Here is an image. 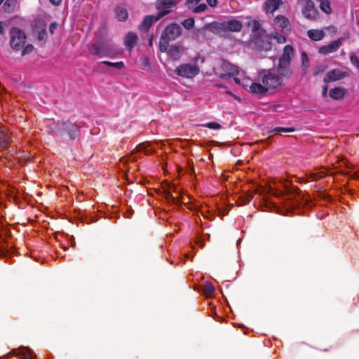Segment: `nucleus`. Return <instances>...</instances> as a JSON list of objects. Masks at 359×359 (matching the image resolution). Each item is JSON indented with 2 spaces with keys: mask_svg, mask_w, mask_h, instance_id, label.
<instances>
[{
  "mask_svg": "<svg viewBox=\"0 0 359 359\" xmlns=\"http://www.w3.org/2000/svg\"><path fill=\"white\" fill-rule=\"evenodd\" d=\"M259 80L262 83L254 84L252 93L264 95L269 89H274L280 87L283 83V78L278 72V68L262 70L259 74Z\"/></svg>",
  "mask_w": 359,
  "mask_h": 359,
  "instance_id": "nucleus-1",
  "label": "nucleus"
},
{
  "mask_svg": "<svg viewBox=\"0 0 359 359\" xmlns=\"http://www.w3.org/2000/svg\"><path fill=\"white\" fill-rule=\"evenodd\" d=\"M294 50L292 46L286 45L282 55L279 57L277 66L278 72L285 78H290L292 76L293 72L290 67L291 61L294 57Z\"/></svg>",
  "mask_w": 359,
  "mask_h": 359,
  "instance_id": "nucleus-2",
  "label": "nucleus"
},
{
  "mask_svg": "<svg viewBox=\"0 0 359 359\" xmlns=\"http://www.w3.org/2000/svg\"><path fill=\"white\" fill-rule=\"evenodd\" d=\"M182 33V27L177 23H171L168 25L161 37L160 48L161 50H165L168 43L170 41L177 39Z\"/></svg>",
  "mask_w": 359,
  "mask_h": 359,
  "instance_id": "nucleus-3",
  "label": "nucleus"
},
{
  "mask_svg": "<svg viewBox=\"0 0 359 359\" xmlns=\"http://www.w3.org/2000/svg\"><path fill=\"white\" fill-rule=\"evenodd\" d=\"M242 22L238 20H230L222 23L214 22L210 25V30L216 34L220 31L240 32L242 29Z\"/></svg>",
  "mask_w": 359,
  "mask_h": 359,
  "instance_id": "nucleus-4",
  "label": "nucleus"
},
{
  "mask_svg": "<svg viewBox=\"0 0 359 359\" xmlns=\"http://www.w3.org/2000/svg\"><path fill=\"white\" fill-rule=\"evenodd\" d=\"M90 53L92 55L100 57H114L115 52L113 45L105 42H97L93 43L90 48Z\"/></svg>",
  "mask_w": 359,
  "mask_h": 359,
  "instance_id": "nucleus-5",
  "label": "nucleus"
},
{
  "mask_svg": "<svg viewBox=\"0 0 359 359\" xmlns=\"http://www.w3.org/2000/svg\"><path fill=\"white\" fill-rule=\"evenodd\" d=\"M10 38L11 46L16 50L21 49L25 43V34L18 27H13L11 29Z\"/></svg>",
  "mask_w": 359,
  "mask_h": 359,
  "instance_id": "nucleus-6",
  "label": "nucleus"
},
{
  "mask_svg": "<svg viewBox=\"0 0 359 359\" xmlns=\"http://www.w3.org/2000/svg\"><path fill=\"white\" fill-rule=\"evenodd\" d=\"M214 71L215 74L222 79H225L230 76H235L239 74L238 67L226 61H222L219 66L214 68Z\"/></svg>",
  "mask_w": 359,
  "mask_h": 359,
  "instance_id": "nucleus-7",
  "label": "nucleus"
},
{
  "mask_svg": "<svg viewBox=\"0 0 359 359\" xmlns=\"http://www.w3.org/2000/svg\"><path fill=\"white\" fill-rule=\"evenodd\" d=\"M181 0H157L156 8L159 11L156 20H159L170 12V9L175 6Z\"/></svg>",
  "mask_w": 359,
  "mask_h": 359,
  "instance_id": "nucleus-8",
  "label": "nucleus"
},
{
  "mask_svg": "<svg viewBox=\"0 0 359 359\" xmlns=\"http://www.w3.org/2000/svg\"><path fill=\"white\" fill-rule=\"evenodd\" d=\"M175 73L180 76L191 79L199 73V68L195 65L183 64L176 68Z\"/></svg>",
  "mask_w": 359,
  "mask_h": 359,
  "instance_id": "nucleus-9",
  "label": "nucleus"
},
{
  "mask_svg": "<svg viewBox=\"0 0 359 359\" xmlns=\"http://www.w3.org/2000/svg\"><path fill=\"white\" fill-rule=\"evenodd\" d=\"M302 12L304 17L309 20H315L317 18L318 13L315 8L313 1L311 0H302Z\"/></svg>",
  "mask_w": 359,
  "mask_h": 359,
  "instance_id": "nucleus-10",
  "label": "nucleus"
},
{
  "mask_svg": "<svg viewBox=\"0 0 359 359\" xmlns=\"http://www.w3.org/2000/svg\"><path fill=\"white\" fill-rule=\"evenodd\" d=\"M348 76V73L346 72H344L339 69H332L326 74L324 77L325 83H330L335 81H338Z\"/></svg>",
  "mask_w": 359,
  "mask_h": 359,
  "instance_id": "nucleus-11",
  "label": "nucleus"
},
{
  "mask_svg": "<svg viewBox=\"0 0 359 359\" xmlns=\"http://www.w3.org/2000/svg\"><path fill=\"white\" fill-rule=\"evenodd\" d=\"M342 45V39L332 41L327 45L323 46L319 48L318 52L322 55H328L337 52Z\"/></svg>",
  "mask_w": 359,
  "mask_h": 359,
  "instance_id": "nucleus-12",
  "label": "nucleus"
},
{
  "mask_svg": "<svg viewBox=\"0 0 359 359\" xmlns=\"http://www.w3.org/2000/svg\"><path fill=\"white\" fill-rule=\"evenodd\" d=\"M233 80L236 83L241 85L244 87H249V90L252 93V86L254 84H259L258 82H254L252 79L248 76H245L244 72H240L233 77Z\"/></svg>",
  "mask_w": 359,
  "mask_h": 359,
  "instance_id": "nucleus-13",
  "label": "nucleus"
},
{
  "mask_svg": "<svg viewBox=\"0 0 359 359\" xmlns=\"http://www.w3.org/2000/svg\"><path fill=\"white\" fill-rule=\"evenodd\" d=\"M282 4V0H266L264 7L266 13H273Z\"/></svg>",
  "mask_w": 359,
  "mask_h": 359,
  "instance_id": "nucleus-14",
  "label": "nucleus"
},
{
  "mask_svg": "<svg viewBox=\"0 0 359 359\" xmlns=\"http://www.w3.org/2000/svg\"><path fill=\"white\" fill-rule=\"evenodd\" d=\"M137 36L135 33L134 32H129L128 33L126 36H125V39H124V44L126 47V48L129 50H131L135 45L137 43Z\"/></svg>",
  "mask_w": 359,
  "mask_h": 359,
  "instance_id": "nucleus-15",
  "label": "nucleus"
},
{
  "mask_svg": "<svg viewBox=\"0 0 359 359\" xmlns=\"http://www.w3.org/2000/svg\"><path fill=\"white\" fill-rule=\"evenodd\" d=\"M273 25L276 29H286L290 25L288 19L283 15H277L273 20Z\"/></svg>",
  "mask_w": 359,
  "mask_h": 359,
  "instance_id": "nucleus-16",
  "label": "nucleus"
},
{
  "mask_svg": "<svg viewBox=\"0 0 359 359\" xmlns=\"http://www.w3.org/2000/svg\"><path fill=\"white\" fill-rule=\"evenodd\" d=\"M13 355L20 358V359H33L34 358L32 351L27 347H22L18 351H13L12 355Z\"/></svg>",
  "mask_w": 359,
  "mask_h": 359,
  "instance_id": "nucleus-17",
  "label": "nucleus"
},
{
  "mask_svg": "<svg viewBox=\"0 0 359 359\" xmlns=\"http://www.w3.org/2000/svg\"><path fill=\"white\" fill-rule=\"evenodd\" d=\"M156 18H157V15H147L146 17H144L142 22L140 24V29L142 30H145V31L148 30L150 28V27L152 25L154 22L158 20H156Z\"/></svg>",
  "mask_w": 359,
  "mask_h": 359,
  "instance_id": "nucleus-18",
  "label": "nucleus"
},
{
  "mask_svg": "<svg viewBox=\"0 0 359 359\" xmlns=\"http://www.w3.org/2000/svg\"><path fill=\"white\" fill-rule=\"evenodd\" d=\"M346 93V90L341 87H337L330 89L329 95L334 100L341 99Z\"/></svg>",
  "mask_w": 359,
  "mask_h": 359,
  "instance_id": "nucleus-19",
  "label": "nucleus"
},
{
  "mask_svg": "<svg viewBox=\"0 0 359 359\" xmlns=\"http://www.w3.org/2000/svg\"><path fill=\"white\" fill-rule=\"evenodd\" d=\"M307 35L313 41H320L324 38L325 33L321 29H310Z\"/></svg>",
  "mask_w": 359,
  "mask_h": 359,
  "instance_id": "nucleus-20",
  "label": "nucleus"
},
{
  "mask_svg": "<svg viewBox=\"0 0 359 359\" xmlns=\"http://www.w3.org/2000/svg\"><path fill=\"white\" fill-rule=\"evenodd\" d=\"M327 174V170H316L314 172H311L308 175L307 181H316Z\"/></svg>",
  "mask_w": 359,
  "mask_h": 359,
  "instance_id": "nucleus-21",
  "label": "nucleus"
},
{
  "mask_svg": "<svg viewBox=\"0 0 359 359\" xmlns=\"http://www.w3.org/2000/svg\"><path fill=\"white\" fill-rule=\"evenodd\" d=\"M64 127L65 130H68L70 138L74 140L76 137L79 130L78 126L72 123H65L64 124Z\"/></svg>",
  "mask_w": 359,
  "mask_h": 359,
  "instance_id": "nucleus-22",
  "label": "nucleus"
},
{
  "mask_svg": "<svg viewBox=\"0 0 359 359\" xmlns=\"http://www.w3.org/2000/svg\"><path fill=\"white\" fill-rule=\"evenodd\" d=\"M319 1V6L322 11L327 14L332 13L330 2L329 0H318Z\"/></svg>",
  "mask_w": 359,
  "mask_h": 359,
  "instance_id": "nucleus-23",
  "label": "nucleus"
},
{
  "mask_svg": "<svg viewBox=\"0 0 359 359\" xmlns=\"http://www.w3.org/2000/svg\"><path fill=\"white\" fill-rule=\"evenodd\" d=\"M301 57H302V72L304 74H306V72H307V70L310 66L309 58L307 54L304 52L302 53Z\"/></svg>",
  "mask_w": 359,
  "mask_h": 359,
  "instance_id": "nucleus-24",
  "label": "nucleus"
},
{
  "mask_svg": "<svg viewBox=\"0 0 359 359\" xmlns=\"http://www.w3.org/2000/svg\"><path fill=\"white\" fill-rule=\"evenodd\" d=\"M116 15L120 21H124L128 18V12L125 8L118 7L116 9Z\"/></svg>",
  "mask_w": 359,
  "mask_h": 359,
  "instance_id": "nucleus-25",
  "label": "nucleus"
},
{
  "mask_svg": "<svg viewBox=\"0 0 359 359\" xmlns=\"http://www.w3.org/2000/svg\"><path fill=\"white\" fill-rule=\"evenodd\" d=\"M137 149L140 151H143L145 154H151L154 151V149L151 148V144L144 142L137 146Z\"/></svg>",
  "mask_w": 359,
  "mask_h": 359,
  "instance_id": "nucleus-26",
  "label": "nucleus"
},
{
  "mask_svg": "<svg viewBox=\"0 0 359 359\" xmlns=\"http://www.w3.org/2000/svg\"><path fill=\"white\" fill-rule=\"evenodd\" d=\"M102 63L107 66L113 67H115V68H117L119 69H123L125 67L124 63L121 61L116 62H111L105 60V61H103Z\"/></svg>",
  "mask_w": 359,
  "mask_h": 359,
  "instance_id": "nucleus-27",
  "label": "nucleus"
},
{
  "mask_svg": "<svg viewBox=\"0 0 359 359\" xmlns=\"http://www.w3.org/2000/svg\"><path fill=\"white\" fill-rule=\"evenodd\" d=\"M248 27L254 32H257L260 27V24L257 20H253L248 22Z\"/></svg>",
  "mask_w": 359,
  "mask_h": 359,
  "instance_id": "nucleus-28",
  "label": "nucleus"
},
{
  "mask_svg": "<svg viewBox=\"0 0 359 359\" xmlns=\"http://www.w3.org/2000/svg\"><path fill=\"white\" fill-rule=\"evenodd\" d=\"M270 38L275 39L278 43H284L286 41L285 37L278 33L271 34Z\"/></svg>",
  "mask_w": 359,
  "mask_h": 359,
  "instance_id": "nucleus-29",
  "label": "nucleus"
},
{
  "mask_svg": "<svg viewBox=\"0 0 359 359\" xmlns=\"http://www.w3.org/2000/svg\"><path fill=\"white\" fill-rule=\"evenodd\" d=\"M194 22H195V21H194V18H188V19L184 20L182 22V25L184 26V27L185 29H189L194 27Z\"/></svg>",
  "mask_w": 359,
  "mask_h": 359,
  "instance_id": "nucleus-30",
  "label": "nucleus"
},
{
  "mask_svg": "<svg viewBox=\"0 0 359 359\" xmlns=\"http://www.w3.org/2000/svg\"><path fill=\"white\" fill-rule=\"evenodd\" d=\"M350 61L351 64L359 69V57L355 53H350Z\"/></svg>",
  "mask_w": 359,
  "mask_h": 359,
  "instance_id": "nucleus-31",
  "label": "nucleus"
},
{
  "mask_svg": "<svg viewBox=\"0 0 359 359\" xmlns=\"http://www.w3.org/2000/svg\"><path fill=\"white\" fill-rule=\"evenodd\" d=\"M273 131L276 134H281L282 133L293 132L294 129L293 128L278 127L274 128Z\"/></svg>",
  "mask_w": 359,
  "mask_h": 359,
  "instance_id": "nucleus-32",
  "label": "nucleus"
},
{
  "mask_svg": "<svg viewBox=\"0 0 359 359\" xmlns=\"http://www.w3.org/2000/svg\"><path fill=\"white\" fill-rule=\"evenodd\" d=\"M15 0H6L4 3L5 10L8 12H10L11 10H13L15 6Z\"/></svg>",
  "mask_w": 359,
  "mask_h": 359,
  "instance_id": "nucleus-33",
  "label": "nucleus"
},
{
  "mask_svg": "<svg viewBox=\"0 0 359 359\" xmlns=\"http://www.w3.org/2000/svg\"><path fill=\"white\" fill-rule=\"evenodd\" d=\"M345 175L349 176V177L352 179H359V168L355 171H348L345 173Z\"/></svg>",
  "mask_w": 359,
  "mask_h": 359,
  "instance_id": "nucleus-34",
  "label": "nucleus"
},
{
  "mask_svg": "<svg viewBox=\"0 0 359 359\" xmlns=\"http://www.w3.org/2000/svg\"><path fill=\"white\" fill-rule=\"evenodd\" d=\"M207 9V6L205 4H201L196 7H195L193 10L194 13H198L205 11Z\"/></svg>",
  "mask_w": 359,
  "mask_h": 359,
  "instance_id": "nucleus-35",
  "label": "nucleus"
},
{
  "mask_svg": "<svg viewBox=\"0 0 359 359\" xmlns=\"http://www.w3.org/2000/svg\"><path fill=\"white\" fill-rule=\"evenodd\" d=\"M204 291L205 293H207L208 294H211L215 291V287L212 285V283H207L205 285Z\"/></svg>",
  "mask_w": 359,
  "mask_h": 359,
  "instance_id": "nucleus-36",
  "label": "nucleus"
},
{
  "mask_svg": "<svg viewBox=\"0 0 359 359\" xmlns=\"http://www.w3.org/2000/svg\"><path fill=\"white\" fill-rule=\"evenodd\" d=\"M205 126L210 129L218 130L221 128V126L216 122H210L205 124Z\"/></svg>",
  "mask_w": 359,
  "mask_h": 359,
  "instance_id": "nucleus-37",
  "label": "nucleus"
},
{
  "mask_svg": "<svg viewBox=\"0 0 359 359\" xmlns=\"http://www.w3.org/2000/svg\"><path fill=\"white\" fill-rule=\"evenodd\" d=\"M34 50V46L32 44L27 45L22 51V55H25L32 53Z\"/></svg>",
  "mask_w": 359,
  "mask_h": 359,
  "instance_id": "nucleus-38",
  "label": "nucleus"
},
{
  "mask_svg": "<svg viewBox=\"0 0 359 359\" xmlns=\"http://www.w3.org/2000/svg\"><path fill=\"white\" fill-rule=\"evenodd\" d=\"M326 66H318L314 69L313 75L316 76L318 74L324 72L326 69Z\"/></svg>",
  "mask_w": 359,
  "mask_h": 359,
  "instance_id": "nucleus-39",
  "label": "nucleus"
},
{
  "mask_svg": "<svg viewBox=\"0 0 359 359\" xmlns=\"http://www.w3.org/2000/svg\"><path fill=\"white\" fill-rule=\"evenodd\" d=\"M46 36L47 34L46 30L43 29L38 33V39L40 41H43L46 39Z\"/></svg>",
  "mask_w": 359,
  "mask_h": 359,
  "instance_id": "nucleus-40",
  "label": "nucleus"
},
{
  "mask_svg": "<svg viewBox=\"0 0 359 359\" xmlns=\"http://www.w3.org/2000/svg\"><path fill=\"white\" fill-rule=\"evenodd\" d=\"M58 27V24L57 22H53L49 26V32L50 34H53L55 31L57 29Z\"/></svg>",
  "mask_w": 359,
  "mask_h": 359,
  "instance_id": "nucleus-41",
  "label": "nucleus"
},
{
  "mask_svg": "<svg viewBox=\"0 0 359 359\" xmlns=\"http://www.w3.org/2000/svg\"><path fill=\"white\" fill-rule=\"evenodd\" d=\"M208 5L211 7H215L217 4V0H206Z\"/></svg>",
  "mask_w": 359,
  "mask_h": 359,
  "instance_id": "nucleus-42",
  "label": "nucleus"
},
{
  "mask_svg": "<svg viewBox=\"0 0 359 359\" xmlns=\"http://www.w3.org/2000/svg\"><path fill=\"white\" fill-rule=\"evenodd\" d=\"M201 0H187V4H197Z\"/></svg>",
  "mask_w": 359,
  "mask_h": 359,
  "instance_id": "nucleus-43",
  "label": "nucleus"
},
{
  "mask_svg": "<svg viewBox=\"0 0 359 359\" xmlns=\"http://www.w3.org/2000/svg\"><path fill=\"white\" fill-rule=\"evenodd\" d=\"M49 1L54 5H59L62 1V0H49Z\"/></svg>",
  "mask_w": 359,
  "mask_h": 359,
  "instance_id": "nucleus-44",
  "label": "nucleus"
},
{
  "mask_svg": "<svg viewBox=\"0 0 359 359\" xmlns=\"http://www.w3.org/2000/svg\"><path fill=\"white\" fill-rule=\"evenodd\" d=\"M270 191L272 194H273V195H276V196H278V194L277 191H276L275 189L272 188L271 187H270V191Z\"/></svg>",
  "mask_w": 359,
  "mask_h": 359,
  "instance_id": "nucleus-45",
  "label": "nucleus"
},
{
  "mask_svg": "<svg viewBox=\"0 0 359 359\" xmlns=\"http://www.w3.org/2000/svg\"><path fill=\"white\" fill-rule=\"evenodd\" d=\"M0 34H4V24L1 22H0Z\"/></svg>",
  "mask_w": 359,
  "mask_h": 359,
  "instance_id": "nucleus-46",
  "label": "nucleus"
},
{
  "mask_svg": "<svg viewBox=\"0 0 359 359\" xmlns=\"http://www.w3.org/2000/svg\"><path fill=\"white\" fill-rule=\"evenodd\" d=\"M252 199V196H248L245 201V203H249L251 200Z\"/></svg>",
  "mask_w": 359,
  "mask_h": 359,
  "instance_id": "nucleus-47",
  "label": "nucleus"
},
{
  "mask_svg": "<svg viewBox=\"0 0 359 359\" xmlns=\"http://www.w3.org/2000/svg\"><path fill=\"white\" fill-rule=\"evenodd\" d=\"M7 144H8V141H7V140H3V143H2V144H3L4 146H6Z\"/></svg>",
  "mask_w": 359,
  "mask_h": 359,
  "instance_id": "nucleus-48",
  "label": "nucleus"
},
{
  "mask_svg": "<svg viewBox=\"0 0 359 359\" xmlns=\"http://www.w3.org/2000/svg\"><path fill=\"white\" fill-rule=\"evenodd\" d=\"M348 168H350V169H354L355 167L353 165H351V166H349L348 165H346Z\"/></svg>",
  "mask_w": 359,
  "mask_h": 359,
  "instance_id": "nucleus-49",
  "label": "nucleus"
},
{
  "mask_svg": "<svg viewBox=\"0 0 359 359\" xmlns=\"http://www.w3.org/2000/svg\"><path fill=\"white\" fill-rule=\"evenodd\" d=\"M327 92V86H325L323 88V93H326Z\"/></svg>",
  "mask_w": 359,
  "mask_h": 359,
  "instance_id": "nucleus-50",
  "label": "nucleus"
},
{
  "mask_svg": "<svg viewBox=\"0 0 359 359\" xmlns=\"http://www.w3.org/2000/svg\"><path fill=\"white\" fill-rule=\"evenodd\" d=\"M4 0H0V4L4 1Z\"/></svg>",
  "mask_w": 359,
  "mask_h": 359,
  "instance_id": "nucleus-51",
  "label": "nucleus"
}]
</instances>
